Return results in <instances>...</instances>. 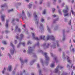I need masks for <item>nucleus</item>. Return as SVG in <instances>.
Segmentation results:
<instances>
[{"label":"nucleus","instance_id":"obj_39","mask_svg":"<svg viewBox=\"0 0 75 75\" xmlns=\"http://www.w3.org/2000/svg\"><path fill=\"white\" fill-rule=\"evenodd\" d=\"M69 25H71V20H70L69 21V22L68 23Z\"/></svg>","mask_w":75,"mask_h":75},{"label":"nucleus","instance_id":"obj_22","mask_svg":"<svg viewBox=\"0 0 75 75\" xmlns=\"http://www.w3.org/2000/svg\"><path fill=\"white\" fill-rule=\"evenodd\" d=\"M5 16L4 15H2L1 16V17L2 19V21H4V17Z\"/></svg>","mask_w":75,"mask_h":75},{"label":"nucleus","instance_id":"obj_23","mask_svg":"<svg viewBox=\"0 0 75 75\" xmlns=\"http://www.w3.org/2000/svg\"><path fill=\"white\" fill-rule=\"evenodd\" d=\"M1 8H3V7H7V4H5L4 5H2L1 6Z\"/></svg>","mask_w":75,"mask_h":75},{"label":"nucleus","instance_id":"obj_25","mask_svg":"<svg viewBox=\"0 0 75 75\" xmlns=\"http://www.w3.org/2000/svg\"><path fill=\"white\" fill-rule=\"evenodd\" d=\"M20 37L21 39H19V40L20 41H21V39H23V38H24V35L23 34H21L20 35Z\"/></svg>","mask_w":75,"mask_h":75},{"label":"nucleus","instance_id":"obj_48","mask_svg":"<svg viewBox=\"0 0 75 75\" xmlns=\"http://www.w3.org/2000/svg\"><path fill=\"white\" fill-rule=\"evenodd\" d=\"M59 51L61 52L62 51V48H59Z\"/></svg>","mask_w":75,"mask_h":75},{"label":"nucleus","instance_id":"obj_14","mask_svg":"<svg viewBox=\"0 0 75 75\" xmlns=\"http://www.w3.org/2000/svg\"><path fill=\"white\" fill-rule=\"evenodd\" d=\"M52 16L53 17H56L57 18L56 20H55L53 21V23H55L57 21H58V16H57L55 15H53Z\"/></svg>","mask_w":75,"mask_h":75},{"label":"nucleus","instance_id":"obj_54","mask_svg":"<svg viewBox=\"0 0 75 75\" xmlns=\"http://www.w3.org/2000/svg\"><path fill=\"white\" fill-rule=\"evenodd\" d=\"M15 21V19H13L12 20V23H13L14 21Z\"/></svg>","mask_w":75,"mask_h":75},{"label":"nucleus","instance_id":"obj_47","mask_svg":"<svg viewBox=\"0 0 75 75\" xmlns=\"http://www.w3.org/2000/svg\"><path fill=\"white\" fill-rule=\"evenodd\" d=\"M45 14V10H44L43 12V14Z\"/></svg>","mask_w":75,"mask_h":75},{"label":"nucleus","instance_id":"obj_26","mask_svg":"<svg viewBox=\"0 0 75 75\" xmlns=\"http://www.w3.org/2000/svg\"><path fill=\"white\" fill-rule=\"evenodd\" d=\"M40 60L41 62L42 63V65H43V66H44V62H43V60H42V58H40Z\"/></svg>","mask_w":75,"mask_h":75},{"label":"nucleus","instance_id":"obj_41","mask_svg":"<svg viewBox=\"0 0 75 75\" xmlns=\"http://www.w3.org/2000/svg\"><path fill=\"white\" fill-rule=\"evenodd\" d=\"M58 26H56L54 28V30H57V29H58Z\"/></svg>","mask_w":75,"mask_h":75},{"label":"nucleus","instance_id":"obj_35","mask_svg":"<svg viewBox=\"0 0 75 75\" xmlns=\"http://www.w3.org/2000/svg\"><path fill=\"white\" fill-rule=\"evenodd\" d=\"M58 12H59V13L60 15H62V12H61V10H58Z\"/></svg>","mask_w":75,"mask_h":75},{"label":"nucleus","instance_id":"obj_18","mask_svg":"<svg viewBox=\"0 0 75 75\" xmlns=\"http://www.w3.org/2000/svg\"><path fill=\"white\" fill-rule=\"evenodd\" d=\"M9 21H10V20H9V19H8L6 20V24L5 25V26L6 27V28H8V22H9Z\"/></svg>","mask_w":75,"mask_h":75},{"label":"nucleus","instance_id":"obj_30","mask_svg":"<svg viewBox=\"0 0 75 75\" xmlns=\"http://www.w3.org/2000/svg\"><path fill=\"white\" fill-rule=\"evenodd\" d=\"M33 4H30L28 6V7L29 8H31L32 7V6Z\"/></svg>","mask_w":75,"mask_h":75},{"label":"nucleus","instance_id":"obj_38","mask_svg":"<svg viewBox=\"0 0 75 75\" xmlns=\"http://www.w3.org/2000/svg\"><path fill=\"white\" fill-rule=\"evenodd\" d=\"M40 45V43L39 42H38L36 44H35V46H39Z\"/></svg>","mask_w":75,"mask_h":75},{"label":"nucleus","instance_id":"obj_2","mask_svg":"<svg viewBox=\"0 0 75 75\" xmlns=\"http://www.w3.org/2000/svg\"><path fill=\"white\" fill-rule=\"evenodd\" d=\"M33 16L35 18L36 21H37L35 22V24L37 25V27H39V28H42L44 25H43V24H42V23H40V27H38V26H39V25H38V23H39L38 22V20H39V18H37V12H34V13H33Z\"/></svg>","mask_w":75,"mask_h":75},{"label":"nucleus","instance_id":"obj_51","mask_svg":"<svg viewBox=\"0 0 75 75\" xmlns=\"http://www.w3.org/2000/svg\"><path fill=\"white\" fill-rule=\"evenodd\" d=\"M64 20H65V22H67V21H68V19H67V18H65L64 19Z\"/></svg>","mask_w":75,"mask_h":75},{"label":"nucleus","instance_id":"obj_17","mask_svg":"<svg viewBox=\"0 0 75 75\" xmlns=\"http://www.w3.org/2000/svg\"><path fill=\"white\" fill-rule=\"evenodd\" d=\"M15 31H18V32H20L21 31V29L18 28V27L16 26L15 28Z\"/></svg>","mask_w":75,"mask_h":75},{"label":"nucleus","instance_id":"obj_42","mask_svg":"<svg viewBox=\"0 0 75 75\" xmlns=\"http://www.w3.org/2000/svg\"><path fill=\"white\" fill-rule=\"evenodd\" d=\"M40 1V2L39 3V4H42V1L44 0H39Z\"/></svg>","mask_w":75,"mask_h":75},{"label":"nucleus","instance_id":"obj_11","mask_svg":"<svg viewBox=\"0 0 75 75\" xmlns=\"http://www.w3.org/2000/svg\"><path fill=\"white\" fill-rule=\"evenodd\" d=\"M31 34L33 36V37L34 40H39V39L37 37H35V33H31Z\"/></svg>","mask_w":75,"mask_h":75},{"label":"nucleus","instance_id":"obj_6","mask_svg":"<svg viewBox=\"0 0 75 75\" xmlns=\"http://www.w3.org/2000/svg\"><path fill=\"white\" fill-rule=\"evenodd\" d=\"M64 68V67L59 65L54 70V73H58V74H59L60 71H59L58 69L59 68L60 69H63Z\"/></svg>","mask_w":75,"mask_h":75},{"label":"nucleus","instance_id":"obj_45","mask_svg":"<svg viewBox=\"0 0 75 75\" xmlns=\"http://www.w3.org/2000/svg\"><path fill=\"white\" fill-rule=\"evenodd\" d=\"M46 43H45L43 44L42 45V46H43V47H45V46H46Z\"/></svg>","mask_w":75,"mask_h":75},{"label":"nucleus","instance_id":"obj_8","mask_svg":"<svg viewBox=\"0 0 75 75\" xmlns=\"http://www.w3.org/2000/svg\"><path fill=\"white\" fill-rule=\"evenodd\" d=\"M20 18L21 17L22 18V19H26L27 18V17L25 16V12L24 11H23L22 12V14L19 16Z\"/></svg>","mask_w":75,"mask_h":75},{"label":"nucleus","instance_id":"obj_55","mask_svg":"<svg viewBox=\"0 0 75 75\" xmlns=\"http://www.w3.org/2000/svg\"><path fill=\"white\" fill-rule=\"evenodd\" d=\"M16 39H18V35L17 36H16Z\"/></svg>","mask_w":75,"mask_h":75},{"label":"nucleus","instance_id":"obj_64","mask_svg":"<svg viewBox=\"0 0 75 75\" xmlns=\"http://www.w3.org/2000/svg\"><path fill=\"white\" fill-rule=\"evenodd\" d=\"M61 0H59L58 1V3H61Z\"/></svg>","mask_w":75,"mask_h":75},{"label":"nucleus","instance_id":"obj_58","mask_svg":"<svg viewBox=\"0 0 75 75\" xmlns=\"http://www.w3.org/2000/svg\"><path fill=\"white\" fill-rule=\"evenodd\" d=\"M26 34H28V30H26Z\"/></svg>","mask_w":75,"mask_h":75},{"label":"nucleus","instance_id":"obj_44","mask_svg":"<svg viewBox=\"0 0 75 75\" xmlns=\"http://www.w3.org/2000/svg\"><path fill=\"white\" fill-rule=\"evenodd\" d=\"M5 71H6V68H4V69L2 71V74H4V72H5Z\"/></svg>","mask_w":75,"mask_h":75},{"label":"nucleus","instance_id":"obj_12","mask_svg":"<svg viewBox=\"0 0 75 75\" xmlns=\"http://www.w3.org/2000/svg\"><path fill=\"white\" fill-rule=\"evenodd\" d=\"M21 45H22L23 47H24L25 45V42H20L19 44L17 45V47L19 48V47H20Z\"/></svg>","mask_w":75,"mask_h":75},{"label":"nucleus","instance_id":"obj_27","mask_svg":"<svg viewBox=\"0 0 75 75\" xmlns=\"http://www.w3.org/2000/svg\"><path fill=\"white\" fill-rule=\"evenodd\" d=\"M24 74L25 75H28V74L25 73V70H23V72L21 73L20 74V75H23V74Z\"/></svg>","mask_w":75,"mask_h":75},{"label":"nucleus","instance_id":"obj_34","mask_svg":"<svg viewBox=\"0 0 75 75\" xmlns=\"http://www.w3.org/2000/svg\"><path fill=\"white\" fill-rule=\"evenodd\" d=\"M7 55L8 57H9V58H11V56L10 53H8L7 54Z\"/></svg>","mask_w":75,"mask_h":75},{"label":"nucleus","instance_id":"obj_10","mask_svg":"<svg viewBox=\"0 0 75 75\" xmlns=\"http://www.w3.org/2000/svg\"><path fill=\"white\" fill-rule=\"evenodd\" d=\"M20 60L21 61V64L23 65L24 63H27L28 62V59H25L24 61L23 60V58H20Z\"/></svg>","mask_w":75,"mask_h":75},{"label":"nucleus","instance_id":"obj_21","mask_svg":"<svg viewBox=\"0 0 75 75\" xmlns=\"http://www.w3.org/2000/svg\"><path fill=\"white\" fill-rule=\"evenodd\" d=\"M45 36L44 35L42 36L41 35L40 36V38L41 40H45Z\"/></svg>","mask_w":75,"mask_h":75},{"label":"nucleus","instance_id":"obj_49","mask_svg":"<svg viewBox=\"0 0 75 75\" xmlns=\"http://www.w3.org/2000/svg\"><path fill=\"white\" fill-rule=\"evenodd\" d=\"M14 42H15V44H17V40H15L14 41Z\"/></svg>","mask_w":75,"mask_h":75},{"label":"nucleus","instance_id":"obj_53","mask_svg":"<svg viewBox=\"0 0 75 75\" xmlns=\"http://www.w3.org/2000/svg\"><path fill=\"white\" fill-rule=\"evenodd\" d=\"M17 4L18 5V6H20V5H21V3H17Z\"/></svg>","mask_w":75,"mask_h":75},{"label":"nucleus","instance_id":"obj_57","mask_svg":"<svg viewBox=\"0 0 75 75\" xmlns=\"http://www.w3.org/2000/svg\"><path fill=\"white\" fill-rule=\"evenodd\" d=\"M1 50H4V48L3 47H1Z\"/></svg>","mask_w":75,"mask_h":75},{"label":"nucleus","instance_id":"obj_1","mask_svg":"<svg viewBox=\"0 0 75 75\" xmlns=\"http://www.w3.org/2000/svg\"><path fill=\"white\" fill-rule=\"evenodd\" d=\"M35 49V47L29 46L28 47V50L27 51L28 53L30 55L33 54L34 57H36L37 56L35 53H34V50Z\"/></svg>","mask_w":75,"mask_h":75},{"label":"nucleus","instance_id":"obj_61","mask_svg":"<svg viewBox=\"0 0 75 75\" xmlns=\"http://www.w3.org/2000/svg\"><path fill=\"white\" fill-rule=\"evenodd\" d=\"M69 67H70L69 66V64H67V68H69Z\"/></svg>","mask_w":75,"mask_h":75},{"label":"nucleus","instance_id":"obj_3","mask_svg":"<svg viewBox=\"0 0 75 75\" xmlns=\"http://www.w3.org/2000/svg\"><path fill=\"white\" fill-rule=\"evenodd\" d=\"M50 55L52 57L54 58V61L53 62V63H51L50 67L51 68H54L55 66V64L54 62H58V59H57V57H55V55H54L51 52Z\"/></svg>","mask_w":75,"mask_h":75},{"label":"nucleus","instance_id":"obj_50","mask_svg":"<svg viewBox=\"0 0 75 75\" xmlns=\"http://www.w3.org/2000/svg\"><path fill=\"white\" fill-rule=\"evenodd\" d=\"M55 8H53L52 9V11L53 13L54 12V11H55Z\"/></svg>","mask_w":75,"mask_h":75},{"label":"nucleus","instance_id":"obj_9","mask_svg":"<svg viewBox=\"0 0 75 75\" xmlns=\"http://www.w3.org/2000/svg\"><path fill=\"white\" fill-rule=\"evenodd\" d=\"M50 39L54 41V40H55V38L52 35L51 36L48 35L47 36V40H48Z\"/></svg>","mask_w":75,"mask_h":75},{"label":"nucleus","instance_id":"obj_7","mask_svg":"<svg viewBox=\"0 0 75 75\" xmlns=\"http://www.w3.org/2000/svg\"><path fill=\"white\" fill-rule=\"evenodd\" d=\"M11 46L12 47V48L10 49V53L12 55L14 54V53L16 52V50L14 48L15 46L13 44V42H11L10 43Z\"/></svg>","mask_w":75,"mask_h":75},{"label":"nucleus","instance_id":"obj_32","mask_svg":"<svg viewBox=\"0 0 75 75\" xmlns=\"http://www.w3.org/2000/svg\"><path fill=\"white\" fill-rule=\"evenodd\" d=\"M47 30H48V32H49L50 33V31H51V29H50V28H49V26H48V25H47Z\"/></svg>","mask_w":75,"mask_h":75},{"label":"nucleus","instance_id":"obj_56","mask_svg":"<svg viewBox=\"0 0 75 75\" xmlns=\"http://www.w3.org/2000/svg\"><path fill=\"white\" fill-rule=\"evenodd\" d=\"M8 32H9V31L8 30H6L5 31V32L6 33H8Z\"/></svg>","mask_w":75,"mask_h":75},{"label":"nucleus","instance_id":"obj_59","mask_svg":"<svg viewBox=\"0 0 75 75\" xmlns=\"http://www.w3.org/2000/svg\"><path fill=\"white\" fill-rule=\"evenodd\" d=\"M3 43L4 44H6V41H4L3 42Z\"/></svg>","mask_w":75,"mask_h":75},{"label":"nucleus","instance_id":"obj_20","mask_svg":"<svg viewBox=\"0 0 75 75\" xmlns=\"http://www.w3.org/2000/svg\"><path fill=\"white\" fill-rule=\"evenodd\" d=\"M12 69V66L10 65L8 66V70L9 71H11Z\"/></svg>","mask_w":75,"mask_h":75},{"label":"nucleus","instance_id":"obj_13","mask_svg":"<svg viewBox=\"0 0 75 75\" xmlns=\"http://www.w3.org/2000/svg\"><path fill=\"white\" fill-rule=\"evenodd\" d=\"M64 16L65 17H71V12H67L64 15Z\"/></svg>","mask_w":75,"mask_h":75},{"label":"nucleus","instance_id":"obj_43","mask_svg":"<svg viewBox=\"0 0 75 75\" xmlns=\"http://www.w3.org/2000/svg\"><path fill=\"white\" fill-rule=\"evenodd\" d=\"M8 12H12V11H13V9H12L8 11Z\"/></svg>","mask_w":75,"mask_h":75},{"label":"nucleus","instance_id":"obj_29","mask_svg":"<svg viewBox=\"0 0 75 75\" xmlns=\"http://www.w3.org/2000/svg\"><path fill=\"white\" fill-rule=\"evenodd\" d=\"M65 35L64 34L62 38V41H65Z\"/></svg>","mask_w":75,"mask_h":75},{"label":"nucleus","instance_id":"obj_37","mask_svg":"<svg viewBox=\"0 0 75 75\" xmlns=\"http://www.w3.org/2000/svg\"><path fill=\"white\" fill-rule=\"evenodd\" d=\"M31 42L30 41H29L27 43V44H28V45L29 44H31Z\"/></svg>","mask_w":75,"mask_h":75},{"label":"nucleus","instance_id":"obj_36","mask_svg":"<svg viewBox=\"0 0 75 75\" xmlns=\"http://www.w3.org/2000/svg\"><path fill=\"white\" fill-rule=\"evenodd\" d=\"M71 13L72 14H73V15H74L75 14V13L74 12V10L72 9V8H71Z\"/></svg>","mask_w":75,"mask_h":75},{"label":"nucleus","instance_id":"obj_63","mask_svg":"<svg viewBox=\"0 0 75 75\" xmlns=\"http://www.w3.org/2000/svg\"><path fill=\"white\" fill-rule=\"evenodd\" d=\"M73 74H74V72L72 71L71 73V75H73Z\"/></svg>","mask_w":75,"mask_h":75},{"label":"nucleus","instance_id":"obj_31","mask_svg":"<svg viewBox=\"0 0 75 75\" xmlns=\"http://www.w3.org/2000/svg\"><path fill=\"white\" fill-rule=\"evenodd\" d=\"M27 14L28 16V17H30L31 16V14L30 13H29V12L27 11Z\"/></svg>","mask_w":75,"mask_h":75},{"label":"nucleus","instance_id":"obj_15","mask_svg":"<svg viewBox=\"0 0 75 75\" xmlns=\"http://www.w3.org/2000/svg\"><path fill=\"white\" fill-rule=\"evenodd\" d=\"M68 8H67L66 9H63L62 11L64 13V14H66V13H68Z\"/></svg>","mask_w":75,"mask_h":75},{"label":"nucleus","instance_id":"obj_33","mask_svg":"<svg viewBox=\"0 0 75 75\" xmlns=\"http://www.w3.org/2000/svg\"><path fill=\"white\" fill-rule=\"evenodd\" d=\"M65 53L64 52H63L62 58L64 59H65Z\"/></svg>","mask_w":75,"mask_h":75},{"label":"nucleus","instance_id":"obj_4","mask_svg":"<svg viewBox=\"0 0 75 75\" xmlns=\"http://www.w3.org/2000/svg\"><path fill=\"white\" fill-rule=\"evenodd\" d=\"M38 52H42V54L45 55V59H46V66H47L48 64V61L50 60V58L48 55H47V53L45 52L43 53L42 51L40 49L38 50Z\"/></svg>","mask_w":75,"mask_h":75},{"label":"nucleus","instance_id":"obj_5","mask_svg":"<svg viewBox=\"0 0 75 75\" xmlns=\"http://www.w3.org/2000/svg\"><path fill=\"white\" fill-rule=\"evenodd\" d=\"M59 42V41L57 40L55 42H53L52 45H50V47H51V48H53V49L56 48V43L57 44V47H60V45H59V43H58Z\"/></svg>","mask_w":75,"mask_h":75},{"label":"nucleus","instance_id":"obj_52","mask_svg":"<svg viewBox=\"0 0 75 75\" xmlns=\"http://www.w3.org/2000/svg\"><path fill=\"white\" fill-rule=\"evenodd\" d=\"M37 67L38 68H40V65L38 64H37Z\"/></svg>","mask_w":75,"mask_h":75},{"label":"nucleus","instance_id":"obj_62","mask_svg":"<svg viewBox=\"0 0 75 75\" xmlns=\"http://www.w3.org/2000/svg\"><path fill=\"white\" fill-rule=\"evenodd\" d=\"M16 21H19V19H16Z\"/></svg>","mask_w":75,"mask_h":75},{"label":"nucleus","instance_id":"obj_19","mask_svg":"<svg viewBox=\"0 0 75 75\" xmlns=\"http://www.w3.org/2000/svg\"><path fill=\"white\" fill-rule=\"evenodd\" d=\"M50 47V45L49 43H48L46 47L44 48V49L45 50V49L49 48Z\"/></svg>","mask_w":75,"mask_h":75},{"label":"nucleus","instance_id":"obj_60","mask_svg":"<svg viewBox=\"0 0 75 75\" xmlns=\"http://www.w3.org/2000/svg\"><path fill=\"white\" fill-rule=\"evenodd\" d=\"M66 53L67 54H68L69 53V51H67L66 52Z\"/></svg>","mask_w":75,"mask_h":75},{"label":"nucleus","instance_id":"obj_16","mask_svg":"<svg viewBox=\"0 0 75 75\" xmlns=\"http://www.w3.org/2000/svg\"><path fill=\"white\" fill-rule=\"evenodd\" d=\"M67 62H68L69 63H70V64H71V62H72V61H71V60L69 59V57H68V56H67Z\"/></svg>","mask_w":75,"mask_h":75},{"label":"nucleus","instance_id":"obj_40","mask_svg":"<svg viewBox=\"0 0 75 75\" xmlns=\"http://www.w3.org/2000/svg\"><path fill=\"white\" fill-rule=\"evenodd\" d=\"M53 4H54V5H55V2L56 1H57V0H53Z\"/></svg>","mask_w":75,"mask_h":75},{"label":"nucleus","instance_id":"obj_46","mask_svg":"<svg viewBox=\"0 0 75 75\" xmlns=\"http://www.w3.org/2000/svg\"><path fill=\"white\" fill-rule=\"evenodd\" d=\"M71 51H72L73 52H75V50L74 48H73L71 50Z\"/></svg>","mask_w":75,"mask_h":75},{"label":"nucleus","instance_id":"obj_24","mask_svg":"<svg viewBox=\"0 0 75 75\" xmlns=\"http://www.w3.org/2000/svg\"><path fill=\"white\" fill-rule=\"evenodd\" d=\"M40 21L42 23H45V19H44V18H41Z\"/></svg>","mask_w":75,"mask_h":75},{"label":"nucleus","instance_id":"obj_28","mask_svg":"<svg viewBox=\"0 0 75 75\" xmlns=\"http://www.w3.org/2000/svg\"><path fill=\"white\" fill-rule=\"evenodd\" d=\"M36 61V60H33L32 61H31L30 63V65H33L34 62H35Z\"/></svg>","mask_w":75,"mask_h":75}]
</instances>
